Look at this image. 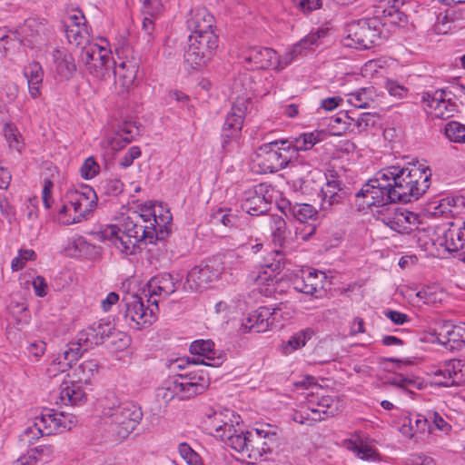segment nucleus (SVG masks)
Returning <instances> with one entry per match:
<instances>
[{
	"label": "nucleus",
	"instance_id": "obj_25",
	"mask_svg": "<svg viewBox=\"0 0 465 465\" xmlns=\"http://www.w3.org/2000/svg\"><path fill=\"white\" fill-rule=\"evenodd\" d=\"M275 434L266 432L262 430H253L250 431L249 439V458L257 460L263 454L272 452V441L274 439Z\"/></svg>",
	"mask_w": 465,
	"mask_h": 465
},
{
	"label": "nucleus",
	"instance_id": "obj_59",
	"mask_svg": "<svg viewBox=\"0 0 465 465\" xmlns=\"http://www.w3.org/2000/svg\"><path fill=\"white\" fill-rule=\"evenodd\" d=\"M162 10L161 0H143L142 12L145 16L156 17Z\"/></svg>",
	"mask_w": 465,
	"mask_h": 465
},
{
	"label": "nucleus",
	"instance_id": "obj_63",
	"mask_svg": "<svg viewBox=\"0 0 465 465\" xmlns=\"http://www.w3.org/2000/svg\"><path fill=\"white\" fill-rule=\"evenodd\" d=\"M283 254L280 251H276L272 258L271 262H267L264 266L272 271V272L279 273L284 268Z\"/></svg>",
	"mask_w": 465,
	"mask_h": 465
},
{
	"label": "nucleus",
	"instance_id": "obj_2",
	"mask_svg": "<svg viewBox=\"0 0 465 465\" xmlns=\"http://www.w3.org/2000/svg\"><path fill=\"white\" fill-rule=\"evenodd\" d=\"M397 202L411 203L422 196L430 185L431 171L423 163H412L386 168Z\"/></svg>",
	"mask_w": 465,
	"mask_h": 465
},
{
	"label": "nucleus",
	"instance_id": "obj_53",
	"mask_svg": "<svg viewBox=\"0 0 465 465\" xmlns=\"http://www.w3.org/2000/svg\"><path fill=\"white\" fill-rule=\"evenodd\" d=\"M181 375L183 376L185 380L191 381L197 386H202L201 384H203V391H205L210 385V377L208 373L203 369L192 371Z\"/></svg>",
	"mask_w": 465,
	"mask_h": 465
},
{
	"label": "nucleus",
	"instance_id": "obj_21",
	"mask_svg": "<svg viewBox=\"0 0 465 465\" xmlns=\"http://www.w3.org/2000/svg\"><path fill=\"white\" fill-rule=\"evenodd\" d=\"M275 309L272 311L266 306L259 307L257 310L248 314L246 320L242 323L244 331L264 332L269 326L273 324Z\"/></svg>",
	"mask_w": 465,
	"mask_h": 465
},
{
	"label": "nucleus",
	"instance_id": "obj_31",
	"mask_svg": "<svg viewBox=\"0 0 465 465\" xmlns=\"http://www.w3.org/2000/svg\"><path fill=\"white\" fill-rule=\"evenodd\" d=\"M86 392L76 381H63L60 386V400L64 405L78 406L86 401Z\"/></svg>",
	"mask_w": 465,
	"mask_h": 465
},
{
	"label": "nucleus",
	"instance_id": "obj_45",
	"mask_svg": "<svg viewBox=\"0 0 465 465\" xmlns=\"http://www.w3.org/2000/svg\"><path fill=\"white\" fill-rule=\"evenodd\" d=\"M458 375L459 372L456 371L455 361H450L445 364L443 368H440L434 372V378H440L438 381H435V383L441 387L457 385L459 383L456 381V377Z\"/></svg>",
	"mask_w": 465,
	"mask_h": 465
},
{
	"label": "nucleus",
	"instance_id": "obj_20",
	"mask_svg": "<svg viewBox=\"0 0 465 465\" xmlns=\"http://www.w3.org/2000/svg\"><path fill=\"white\" fill-rule=\"evenodd\" d=\"M276 58L277 53L273 49L262 46H252L244 54V60L252 69H274Z\"/></svg>",
	"mask_w": 465,
	"mask_h": 465
},
{
	"label": "nucleus",
	"instance_id": "obj_19",
	"mask_svg": "<svg viewBox=\"0 0 465 465\" xmlns=\"http://www.w3.org/2000/svg\"><path fill=\"white\" fill-rule=\"evenodd\" d=\"M214 17L204 7L192 9L186 18V27L191 35L213 32Z\"/></svg>",
	"mask_w": 465,
	"mask_h": 465
},
{
	"label": "nucleus",
	"instance_id": "obj_42",
	"mask_svg": "<svg viewBox=\"0 0 465 465\" xmlns=\"http://www.w3.org/2000/svg\"><path fill=\"white\" fill-rule=\"evenodd\" d=\"M430 427L428 417L417 414L405 419L402 433L413 437L416 433H424Z\"/></svg>",
	"mask_w": 465,
	"mask_h": 465
},
{
	"label": "nucleus",
	"instance_id": "obj_18",
	"mask_svg": "<svg viewBox=\"0 0 465 465\" xmlns=\"http://www.w3.org/2000/svg\"><path fill=\"white\" fill-rule=\"evenodd\" d=\"M182 278L177 274L176 276L169 272H161L148 282V296L152 298L153 296H163L167 298L171 294L174 293L178 284Z\"/></svg>",
	"mask_w": 465,
	"mask_h": 465
},
{
	"label": "nucleus",
	"instance_id": "obj_11",
	"mask_svg": "<svg viewBox=\"0 0 465 465\" xmlns=\"http://www.w3.org/2000/svg\"><path fill=\"white\" fill-rule=\"evenodd\" d=\"M246 111L247 101L238 98L228 112L221 134L222 146L224 150L229 151L233 145L239 144Z\"/></svg>",
	"mask_w": 465,
	"mask_h": 465
},
{
	"label": "nucleus",
	"instance_id": "obj_54",
	"mask_svg": "<svg viewBox=\"0 0 465 465\" xmlns=\"http://www.w3.org/2000/svg\"><path fill=\"white\" fill-rule=\"evenodd\" d=\"M100 172V166L94 157H88L80 168L81 176L85 180L93 179Z\"/></svg>",
	"mask_w": 465,
	"mask_h": 465
},
{
	"label": "nucleus",
	"instance_id": "obj_57",
	"mask_svg": "<svg viewBox=\"0 0 465 465\" xmlns=\"http://www.w3.org/2000/svg\"><path fill=\"white\" fill-rule=\"evenodd\" d=\"M453 19L450 16L449 12L440 13L437 15L436 22L434 24V30L437 34H447L450 30V24Z\"/></svg>",
	"mask_w": 465,
	"mask_h": 465
},
{
	"label": "nucleus",
	"instance_id": "obj_38",
	"mask_svg": "<svg viewBox=\"0 0 465 465\" xmlns=\"http://www.w3.org/2000/svg\"><path fill=\"white\" fill-rule=\"evenodd\" d=\"M24 74L27 79L31 97L34 99L38 97L44 79L42 65L38 62H33L25 67Z\"/></svg>",
	"mask_w": 465,
	"mask_h": 465
},
{
	"label": "nucleus",
	"instance_id": "obj_47",
	"mask_svg": "<svg viewBox=\"0 0 465 465\" xmlns=\"http://www.w3.org/2000/svg\"><path fill=\"white\" fill-rule=\"evenodd\" d=\"M314 335V331L311 328L302 330L292 335L284 346V353L288 354L295 350L305 346L306 342Z\"/></svg>",
	"mask_w": 465,
	"mask_h": 465
},
{
	"label": "nucleus",
	"instance_id": "obj_50",
	"mask_svg": "<svg viewBox=\"0 0 465 465\" xmlns=\"http://www.w3.org/2000/svg\"><path fill=\"white\" fill-rule=\"evenodd\" d=\"M372 90L371 88H361L350 94L348 102L356 108H367L372 102Z\"/></svg>",
	"mask_w": 465,
	"mask_h": 465
},
{
	"label": "nucleus",
	"instance_id": "obj_52",
	"mask_svg": "<svg viewBox=\"0 0 465 465\" xmlns=\"http://www.w3.org/2000/svg\"><path fill=\"white\" fill-rule=\"evenodd\" d=\"M45 435H51V430H44V428H40V426L36 425L35 418V421L25 429L21 435V440H26L28 443H33L34 440H38L40 437Z\"/></svg>",
	"mask_w": 465,
	"mask_h": 465
},
{
	"label": "nucleus",
	"instance_id": "obj_26",
	"mask_svg": "<svg viewBox=\"0 0 465 465\" xmlns=\"http://www.w3.org/2000/svg\"><path fill=\"white\" fill-rule=\"evenodd\" d=\"M54 71L61 80H70L76 72L73 54L64 49L55 48L52 53Z\"/></svg>",
	"mask_w": 465,
	"mask_h": 465
},
{
	"label": "nucleus",
	"instance_id": "obj_37",
	"mask_svg": "<svg viewBox=\"0 0 465 465\" xmlns=\"http://www.w3.org/2000/svg\"><path fill=\"white\" fill-rule=\"evenodd\" d=\"M55 452L51 444H42L28 451V456L21 457L16 460V465H35L37 461L48 462Z\"/></svg>",
	"mask_w": 465,
	"mask_h": 465
},
{
	"label": "nucleus",
	"instance_id": "obj_36",
	"mask_svg": "<svg viewBox=\"0 0 465 465\" xmlns=\"http://www.w3.org/2000/svg\"><path fill=\"white\" fill-rule=\"evenodd\" d=\"M281 210L285 214H291L300 222H305L317 214L316 209L308 203H292L289 200H282Z\"/></svg>",
	"mask_w": 465,
	"mask_h": 465
},
{
	"label": "nucleus",
	"instance_id": "obj_61",
	"mask_svg": "<svg viewBox=\"0 0 465 465\" xmlns=\"http://www.w3.org/2000/svg\"><path fill=\"white\" fill-rule=\"evenodd\" d=\"M141 149L139 146H132L125 154L120 159L119 164L123 168L131 166L134 161L141 156Z\"/></svg>",
	"mask_w": 465,
	"mask_h": 465
},
{
	"label": "nucleus",
	"instance_id": "obj_6",
	"mask_svg": "<svg viewBox=\"0 0 465 465\" xmlns=\"http://www.w3.org/2000/svg\"><path fill=\"white\" fill-rule=\"evenodd\" d=\"M345 39L351 41L346 45L359 49H369L379 45L381 35L380 11L375 10L372 17L352 21L344 28Z\"/></svg>",
	"mask_w": 465,
	"mask_h": 465
},
{
	"label": "nucleus",
	"instance_id": "obj_7",
	"mask_svg": "<svg viewBox=\"0 0 465 465\" xmlns=\"http://www.w3.org/2000/svg\"><path fill=\"white\" fill-rule=\"evenodd\" d=\"M355 197L363 198V203L368 206H383L396 203L386 168L380 170L374 177L369 179L356 193Z\"/></svg>",
	"mask_w": 465,
	"mask_h": 465
},
{
	"label": "nucleus",
	"instance_id": "obj_27",
	"mask_svg": "<svg viewBox=\"0 0 465 465\" xmlns=\"http://www.w3.org/2000/svg\"><path fill=\"white\" fill-rule=\"evenodd\" d=\"M326 274L321 271H310L303 274L302 278L293 281V287L297 292L308 295H313L318 291L323 289Z\"/></svg>",
	"mask_w": 465,
	"mask_h": 465
},
{
	"label": "nucleus",
	"instance_id": "obj_1",
	"mask_svg": "<svg viewBox=\"0 0 465 465\" xmlns=\"http://www.w3.org/2000/svg\"><path fill=\"white\" fill-rule=\"evenodd\" d=\"M325 134L321 131L303 133L293 140L282 139V146H285L289 153L293 156L292 166V184L295 191L302 193H309V177L314 180L315 174L321 175L320 172L312 173V167L317 163L315 156L312 157L311 151L313 146L324 139Z\"/></svg>",
	"mask_w": 465,
	"mask_h": 465
},
{
	"label": "nucleus",
	"instance_id": "obj_32",
	"mask_svg": "<svg viewBox=\"0 0 465 465\" xmlns=\"http://www.w3.org/2000/svg\"><path fill=\"white\" fill-rule=\"evenodd\" d=\"M63 412H55L54 410H47L36 417V425L44 430H50L51 434H54L60 428L64 430H71L77 422V420H69L67 421H61Z\"/></svg>",
	"mask_w": 465,
	"mask_h": 465
},
{
	"label": "nucleus",
	"instance_id": "obj_33",
	"mask_svg": "<svg viewBox=\"0 0 465 465\" xmlns=\"http://www.w3.org/2000/svg\"><path fill=\"white\" fill-rule=\"evenodd\" d=\"M148 212L146 218L149 225L153 226L154 229L153 238H155L156 241L163 242L171 232L172 214L168 210L159 214H156L154 211L151 212V210H148Z\"/></svg>",
	"mask_w": 465,
	"mask_h": 465
},
{
	"label": "nucleus",
	"instance_id": "obj_51",
	"mask_svg": "<svg viewBox=\"0 0 465 465\" xmlns=\"http://www.w3.org/2000/svg\"><path fill=\"white\" fill-rule=\"evenodd\" d=\"M446 238V249L449 252H456L458 250L465 249V228L463 231L455 232L450 231L445 234Z\"/></svg>",
	"mask_w": 465,
	"mask_h": 465
},
{
	"label": "nucleus",
	"instance_id": "obj_13",
	"mask_svg": "<svg viewBox=\"0 0 465 465\" xmlns=\"http://www.w3.org/2000/svg\"><path fill=\"white\" fill-rule=\"evenodd\" d=\"M273 189L265 183L245 190L241 198V208L250 215L259 216L271 209Z\"/></svg>",
	"mask_w": 465,
	"mask_h": 465
},
{
	"label": "nucleus",
	"instance_id": "obj_40",
	"mask_svg": "<svg viewBox=\"0 0 465 465\" xmlns=\"http://www.w3.org/2000/svg\"><path fill=\"white\" fill-rule=\"evenodd\" d=\"M249 439H251L250 431L238 432L235 427H233V430H231L230 434H225L222 440L237 452L249 458Z\"/></svg>",
	"mask_w": 465,
	"mask_h": 465
},
{
	"label": "nucleus",
	"instance_id": "obj_30",
	"mask_svg": "<svg viewBox=\"0 0 465 465\" xmlns=\"http://www.w3.org/2000/svg\"><path fill=\"white\" fill-rule=\"evenodd\" d=\"M139 134L140 128L135 122H124L113 136L108 139L109 145L113 150H121Z\"/></svg>",
	"mask_w": 465,
	"mask_h": 465
},
{
	"label": "nucleus",
	"instance_id": "obj_43",
	"mask_svg": "<svg viewBox=\"0 0 465 465\" xmlns=\"http://www.w3.org/2000/svg\"><path fill=\"white\" fill-rule=\"evenodd\" d=\"M98 372L95 360H88L80 363L74 371L73 377L78 383L89 384L92 378Z\"/></svg>",
	"mask_w": 465,
	"mask_h": 465
},
{
	"label": "nucleus",
	"instance_id": "obj_58",
	"mask_svg": "<svg viewBox=\"0 0 465 465\" xmlns=\"http://www.w3.org/2000/svg\"><path fill=\"white\" fill-rule=\"evenodd\" d=\"M352 451L356 453V456L363 460H376V451L368 447L367 445H358L355 442L351 443V447L350 448Z\"/></svg>",
	"mask_w": 465,
	"mask_h": 465
},
{
	"label": "nucleus",
	"instance_id": "obj_60",
	"mask_svg": "<svg viewBox=\"0 0 465 465\" xmlns=\"http://www.w3.org/2000/svg\"><path fill=\"white\" fill-rule=\"evenodd\" d=\"M335 403V401L331 396H323L321 400H319L317 406V409L321 410V415L324 416L325 419L327 417L333 416L336 412V408H333V404Z\"/></svg>",
	"mask_w": 465,
	"mask_h": 465
},
{
	"label": "nucleus",
	"instance_id": "obj_46",
	"mask_svg": "<svg viewBox=\"0 0 465 465\" xmlns=\"http://www.w3.org/2000/svg\"><path fill=\"white\" fill-rule=\"evenodd\" d=\"M210 221L214 225L222 224L232 229L237 226L239 218L231 209L219 208L211 214Z\"/></svg>",
	"mask_w": 465,
	"mask_h": 465
},
{
	"label": "nucleus",
	"instance_id": "obj_5",
	"mask_svg": "<svg viewBox=\"0 0 465 465\" xmlns=\"http://www.w3.org/2000/svg\"><path fill=\"white\" fill-rule=\"evenodd\" d=\"M65 198L67 203L64 204L59 210V219L61 223L66 225L78 223L85 220L97 206L96 193L88 185L69 190Z\"/></svg>",
	"mask_w": 465,
	"mask_h": 465
},
{
	"label": "nucleus",
	"instance_id": "obj_49",
	"mask_svg": "<svg viewBox=\"0 0 465 465\" xmlns=\"http://www.w3.org/2000/svg\"><path fill=\"white\" fill-rule=\"evenodd\" d=\"M446 137L452 143H465V124L456 121L446 124L444 128Z\"/></svg>",
	"mask_w": 465,
	"mask_h": 465
},
{
	"label": "nucleus",
	"instance_id": "obj_8",
	"mask_svg": "<svg viewBox=\"0 0 465 465\" xmlns=\"http://www.w3.org/2000/svg\"><path fill=\"white\" fill-rule=\"evenodd\" d=\"M281 140L265 143L256 151V162L260 172L273 173L289 167L292 174L293 156L289 153L285 146H282Z\"/></svg>",
	"mask_w": 465,
	"mask_h": 465
},
{
	"label": "nucleus",
	"instance_id": "obj_55",
	"mask_svg": "<svg viewBox=\"0 0 465 465\" xmlns=\"http://www.w3.org/2000/svg\"><path fill=\"white\" fill-rule=\"evenodd\" d=\"M271 229L272 231V236L275 242L282 243L284 239L286 223L279 216L272 217L271 219Z\"/></svg>",
	"mask_w": 465,
	"mask_h": 465
},
{
	"label": "nucleus",
	"instance_id": "obj_16",
	"mask_svg": "<svg viewBox=\"0 0 465 465\" xmlns=\"http://www.w3.org/2000/svg\"><path fill=\"white\" fill-rule=\"evenodd\" d=\"M189 351L194 355L192 360H187L188 364H203L210 367H218L224 361V354L216 355L214 343L211 340H197L191 343Z\"/></svg>",
	"mask_w": 465,
	"mask_h": 465
},
{
	"label": "nucleus",
	"instance_id": "obj_35",
	"mask_svg": "<svg viewBox=\"0 0 465 465\" xmlns=\"http://www.w3.org/2000/svg\"><path fill=\"white\" fill-rule=\"evenodd\" d=\"M87 351V350H84V345L80 343L77 338L74 341L68 342L63 351V352L58 356V362H54L53 365L48 369V372L51 373L54 371H56V365H64L67 367H71L72 364L77 361L80 357L84 354V352Z\"/></svg>",
	"mask_w": 465,
	"mask_h": 465
},
{
	"label": "nucleus",
	"instance_id": "obj_64",
	"mask_svg": "<svg viewBox=\"0 0 465 465\" xmlns=\"http://www.w3.org/2000/svg\"><path fill=\"white\" fill-rule=\"evenodd\" d=\"M404 465H435V462L430 457L414 454L405 460Z\"/></svg>",
	"mask_w": 465,
	"mask_h": 465
},
{
	"label": "nucleus",
	"instance_id": "obj_10",
	"mask_svg": "<svg viewBox=\"0 0 465 465\" xmlns=\"http://www.w3.org/2000/svg\"><path fill=\"white\" fill-rule=\"evenodd\" d=\"M218 47V35L213 33L190 35L184 62L192 68L205 64Z\"/></svg>",
	"mask_w": 465,
	"mask_h": 465
},
{
	"label": "nucleus",
	"instance_id": "obj_3",
	"mask_svg": "<svg viewBox=\"0 0 465 465\" xmlns=\"http://www.w3.org/2000/svg\"><path fill=\"white\" fill-rule=\"evenodd\" d=\"M134 216H123L118 224H111L102 232L104 239L124 254L131 255L135 246L143 240L153 243V227L149 225L147 214L134 213Z\"/></svg>",
	"mask_w": 465,
	"mask_h": 465
},
{
	"label": "nucleus",
	"instance_id": "obj_24",
	"mask_svg": "<svg viewBox=\"0 0 465 465\" xmlns=\"http://www.w3.org/2000/svg\"><path fill=\"white\" fill-rule=\"evenodd\" d=\"M207 420L205 421L209 425L210 433L221 440L224 438L225 434H230L231 430H233V420L231 417H234L232 411L226 410L223 411H212V413L206 414Z\"/></svg>",
	"mask_w": 465,
	"mask_h": 465
},
{
	"label": "nucleus",
	"instance_id": "obj_12",
	"mask_svg": "<svg viewBox=\"0 0 465 465\" xmlns=\"http://www.w3.org/2000/svg\"><path fill=\"white\" fill-rule=\"evenodd\" d=\"M223 267L219 258H210L194 266L187 274L183 288L185 291L198 292L217 281Z\"/></svg>",
	"mask_w": 465,
	"mask_h": 465
},
{
	"label": "nucleus",
	"instance_id": "obj_17",
	"mask_svg": "<svg viewBox=\"0 0 465 465\" xmlns=\"http://www.w3.org/2000/svg\"><path fill=\"white\" fill-rule=\"evenodd\" d=\"M114 330V328L110 322L101 320L79 331L76 338L84 345V350L88 351L102 344L105 338L112 335Z\"/></svg>",
	"mask_w": 465,
	"mask_h": 465
},
{
	"label": "nucleus",
	"instance_id": "obj_44",
	"mask_svg": "<svg viewBox=\"0 0 465 465\" xmlns=\"http://www.w3.org/2000/svg\"><path fill=\"white\" fill-rule=\"evenodd\" d=\"M292 419L297 423L312 426L318 421L325 420V417L321 415L320 409L302 406L299 411H295Z\"/></svg>",
	"mask_w": 465,
	"mask_h": 465
},
{
	"label": "nucleus",
	"instance_id": "obj_9",
	"mask_svg": "<svg viewBox=\"0 0 465 465\" xmlns=\"http://www.w3.org/2000/svg\"><path fill=\"white\" fill-rule=\"evenodd\" d=\"M80 62L85 65L90 74L100 80L110 78L115 65L111 52L98 45L83 46Z\"/></svg>",
	"mask_w": 465,
	"mask_h": 465
},
{
	"label": "nucleus",
	"instance_id": "obj_14",
	"mask_svg": "<svg viewBox=\"0 0 465 465\" xmlns=\"http://www.w3.org/2000/svg\"><path fill=\"white\" fill-rule=\"evenodd\" d=\"M147 302V307H144L143 299L138 295H131L126 299L125 318L130 319L138 328L151 325L156 319L159 300L152 296L148 297Z\"/></svg>",
	"mask_w": 465,
	"mask_h": 465
},
{
	"label": "nucleus",
	"instance_id": "obj_39",
	"mask_svg": "<svg viewBox=\"0 0 465 465\" xmlns=\"http://www.w3.org/2000/svg\"><path fill=\"white\" fill-rule=\"evenodd\" d=\"M434 100L437 101V104L434 106L433 114L438 118H450L457 111L456 104L451 102L450 93L445 89L436 90Z\"/></svg>",
	"mask_w": 465,
	"mask_h": 465
},
{
	"label": "nucleus",
	"instance_id": "obj_23",
	"mask_svg": "<svg viewBox=\"0 0 465 465\" xmlns=\"http://www.w3.org/2000/svg\"><path fill=\"white\" fill-rule=\"evenodd\" d=\"M321 37L320 32L312 33L295 44L290 51L285 53L281 58L277 56L276 64L274 69L281 71L292 64V62L298 56L302 54L303 51L310 49L312 45H316Z\"/></svg>",
	"mask_w": 465,
	"mask_h": 465
},
{
	"label": "nucleus",
	"instance_id": "obj_4",
	"mask_svg": "<svg viewBox=\"0 0 465 465\" xmlns=\"http://www.w3.org/2000/svg\"><path fill=\"white\" fill-rule=\"evenodd\" d=\"M102 406V415L115 441L126 439L143 419L141 407L133 401H106Z\"/></svg>",
	"mask_w": 465,
	"mask_h": 465
},
{
	"label": "nucleus",
	"instance_id": "obj_48",
	"mask_svg": "<svg viewBox=\"0 0 465 465\" xmlns=\"http://www.w3.org/2000/svg\"><path fill=\"white\" fill-rule=\"evenodd\" d=\"M22 32L33 39L42 38L45 36L48 32V26L46 22L41 21L36 18H28L25 21Z\"/></svg>",
	"mask_w": 465,
	"mask_h": 465
},
{
	"label": "nucleus",
	"instance_id": "obj_41",
	"mask_svg": "<svg viewBox=\"0 0 465 465\" xmlns=\"http://www.w3.org/2000/svg\"><path fill=\"white\" fill-rule=\"evenodd\" d=\"M376 10L380 11V19L381 27L383 26H403L407 23V16L394 5L386 7L378 6Z\"/></svg>",
	"mask_w": 465,
	"mask_h": 465
},
{
	"label": "nucleus",
	"instance_id": "obj_62",
	"mask_svg": "<svg viewBox=\"0 0 465 465\" xmlns=\"http://www.w3.org/2000/svg\"><path fill=\"white\" fill-rule=\"evenodd\" d=\"M376 115L371 113H362L357 116L356 127L359 133L363 132L367 127L375 124Z\"/></svg>",
	"mask_w": 465,
	"mask_h": 465
},
{
	"label": "nucleus",
	"instance_id": "obj_28",
	"mask_svg": "<svg viewBox=\"0 0 465 465\" xmlns=\"http://www.w3.org/2000/svg\"><path fill=\"white\" fill-rule=\"evenodd\" d=\"M82 19H84L83 15L80 16L77 15H70L69 20L71 21V24L67 25L65 28V35L68 42L75 46H87L88 45H91L90 34L85 25L84 24L82 25Z\"/></svg>",
	"mask_w": 465,
	"mask_h": 465
},
{
	"label": "nucleus",
	"instance_id": "obj_56",
	"mask_svg": "<svg viewBox=\"0 0 465 465\" xmlns=\"http://www.w3.org/2000/svg\"><path fill=\"white\" fill-rule=\"evenodd\" d=\"M104 193L109 196H117L124 190V183L119 179H109L101 183Z\"/></svg>",
	"mask_w": 465,
	"mask_h": 465
},
{
	"label": "nucleus",
	"instance_id": "obj_22",
	"mask_svg": "<svg viewBox=\"0 0 465 465\" xmlns=\"http://www.w3.org/2000/svg\"><path fill=\"white\" fill-rule=\"evenodd\" d=\"M121 60L119 63L115 62V65H114V73L113 75L115 78V83L119 84L121 87L128 91V89L133 85L137 73H138V62L134 57L125 60Z\"/></svg>",
	"mask_w": 465,
	"mask_h": 465
},
{
	"label": "nucleus",
	"instance_id": "obj_34",
	"mask_svg": "<svg viewBox=\"0 0 465 465\" xmlns=\"http://www.w3.org/2000/svg\"><path fill=\"white\" fill-rule=\"evenodd\" d=\"M197 386L191 381L185 380L181 374L170 381V390L181 400L190 399L203 393V385Z\"/></svg>",
	"mask_w": 465,
	"mask_h": 465
},
{
	"label": "nucleus",
	"instance_id": "obj_29",
	"mask_svg": "<svg viewBox=\"0 0 465 465\" xmlns=\"http://www.w3.org/2000/svg\"><path fill=\"white\" fill-rule=\"evenodd\" d=\"M417 215L409 211H396L392 216L383 219L384 223L399 233L409 234L416 225Z\"/></svg>",
	"mask_w": 465,
	"mask_h": 465
},
{
	"label": "nucleus",
	"instance_id": "obj_15",
	"mask_svg": "<svg viewBox=\"0 0 465 465\" xmlns=\"http://www.w3.org/2000/svg\"><path fill=\"white\" fill-rule=\"evenodd\" d=\"M349 188L338 179L335 172L326 175V183L321 188V211L329 212L349 197Z\"/></svg>",
	"mask_w": 465,
	"mask_h": 465
}]
</instances>
